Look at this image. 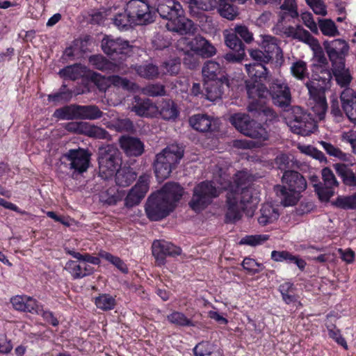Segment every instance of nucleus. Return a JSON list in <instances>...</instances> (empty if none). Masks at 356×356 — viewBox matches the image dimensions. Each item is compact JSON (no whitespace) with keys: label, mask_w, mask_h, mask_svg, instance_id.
I'll return each instance as SVG.
<instances>
[{"label":"nucleus","mask_w":356,"mask_h":356,"mask_svg":"<svg viewBox=\"0 0 356 356\" xmlns=\"http://www.w3.org/2000/svg\"><path fill=\"white\" fill-rule=\"evenodd\" d=\"M95 305L102 310H111L115 305V300L108 294H102L95 298Z\"/></svg>","instance_id":"bf43d9fd"},{"label":"nucleus","mask_w":356,"mask_h":356,"mask_svg":"<svg viewBox=\"0 0 356 356\" xmlns=\"http://www.w3.org/2000/svg\"><path fill=\"white\" fill-rule=\"evenodd\" d=\"M248 52L251 58L257 62L256 63L267 64L271 60L270 56L261 49H250Z\"/></svg>","instance_id":"774afa93"},{"label":"nucleus","mask_w":356,"mask_h":356,"mask_svg":"<svg viewBox=\"0 0 356 356\" xmlns=\"http://www.w3.org/2000/svg\"><path fill=\"white\" fill-rule=\"evenodd\" d=\"M64 268L71 274L74 279H81L93 273V268L89 264L72 260L67 261Z\"/></svg>","instance_id":"7c9ffc66"},{"label":"nucleus","mask_w":356,"mask_h":356,"mask_svg":"<svg viewBox=\"0 0 356 356\" xmlns=\"http://www.w3.org/2000/svg\"><path fill=\"white\" fill-rule=\"evenodd\" d=\"M245 127V129H243L241 134L257 140H236L234 141V146L242 149L260 147L264 145V141L268 140V132L263 125L256 120L250 118Z\"/></svg>","instance_id":"423d86ee"},{"label":"nucleus","mask_w":356,"mask_h":356,"mask_svg":"<svg viewBox=\"0 0 356 356\" xmlns=\"http://www.w3.org/2000/svg\"><path fill=\"white\" fill-rule=\"evenodd\" d=\"M190 12L192 15H197L195 8L203 11H209L216 8L217 5L216 0H188Z\"/></svg>","instance_id":"49530a36"},{"label":"nucleus","mask_w":356,"mask_h":356,"mask_svg":"<svg viewBox=\"0 0 356 356\" xmlns=\"http://www.w3.org/2000/svg\"><path fill=\"white\" fill-rule=\"evenodd\" d=\"M63 159L61 165L79 173L86 171L90 162V155L83 149H70Z\"/></svg>","instance_id":"4468645a"},{"label":"nucleus","mask_w":356,"mask_h":356,"mask_svg":"<svg viewBox=\"0 0 356 356\" xmlns=\"http://www.w3.org/2000/svg\"><path fill=\"white\" fill-rule=\"evenodd\" d=\"M229 88V81L225 75H220L216 80H207L204 83V95L211 102L222 98Z\"/></svg>","instance_id":"a211bd4d"},{"label":"nucleus","mask_w":356,"mask_h":356,"mask_svg":"<svg viewBox=\"0 0 356 356\" xmlns=\"http://www.w3.org/2000/svg\"><path fill=\"white\" fill-rule=\"evenodd\" d=\"M79 119L95 120L101 118L104 113L99 108L94 104L81 106L78 105Z\"/></svg>","instance_id":"58836bf2"},{"label":"nucleus","mask_w":356,"mask_h":356,"mask_svg":"<svg viewBox=\"0 0 356 356\" xmlns=\"http://www.w3.org/2000/svg\"><path fill=\"white\" fill-rule=\"evenodd\" d=\"M182 10L181 6L179 2L175 0H166L165 2L159 3L156 11L163 19L170 22Z\"/></svg>","instance_id":"473e14b6"},{"label":"nucleus","mask_w":356,"mask_h":356,"mask_svg":"<svg viewBox=\"0 0 356 356\" xmlns=\"http://www.w3.org/2000/svg\"><path fill=\"white\" fill-rule=\"evenodd\" d=\"M275 163L277 168L284 172L288 170H293L298 167V161L294 160L293 156L285 154L277 156Z\"/></svg>","instance_id":"c03bdc74"},{"label":"nucleus","mask_w":356,"mask_h":356,"mask_svg":"<svg viewBox=\"0 0 356 356\" xmlns=\"http://www.w3.org/2000/svg\"><path fill=\"white\" fill-rule=\"evenodd\" d=\"M119 144L127 156H140L145 151L143 142L136 137L122 136L119 138Z\"/></svg>","instance_id":"b1692460"},{"label":"nucleus","mask_w":356,"mask_h":356,"mask_svg":"<svg viewBox=\"0 0 356 356\" xmlns=\"http://www.w3.org/2000/svg\"><path fill=\"white\" fill-rule=\"evenodd\" d=\"M226 45L236 54L232 52L227 53L224 55V59L228 63H240L245 56V45L241 39L235 35H227L225 38Z\"/></svg>","instance_id":"5701e85b"},{"label":"nucleus","mask_w":356,"mask_h":356,"mask_svg":"<svg viewBox=\"0 0 356 356\" xmlns=\"http://www.w3.org/2000/svg\"><path fill=\"white\" fill-rule=\"evenodd\" d=\"M175 208L159 193L152 194L147 199L145 212L147 217L154 221L160 220L168 216Z\"/></svg>","instance_id":"ddd939ff"},{"label":"nucleus","mask_w":356,"mask_h":356,"mask_svg":"<svg viewBox=\"0 0 356 356\" xmlns=\"http://www.w3.org/2000/svg\"><path fill=\"white\" fill-rule=\"evenodd\" d=\"M98 161V177L106 181L112 178L118 168L121 165V153L117 147L108 145L99 149Z\"/></svg>","instance_id":"20e7f679"},{"label":"nucleus","mask_w":356,"mask_h":356,"mask_svg":"<svg viewBox=\"0 0 356 356\" xmlns=\"http://www.w3.org/2000/svg\"><path fill=\"white\" fill-rule=\"evenodd\" d=\"M313 60L312 74L306 83L314 81L321 83H331L332 72L329 69L327 59L320 47L314 49Z\"/></svg>","instance_id":"9b49d317"},{"label":"nucleus","mask_w":356,"mask_h":356,"mask_svg":"<svg viewBox=\"0 0 356 356\" xmlns=\"http://www.w3.org/2000/svg\"><path fill=\"white\" fill-rule=\"evenodd\" d=\"M191 126L195 130L206 132L215 129L216 124L211 117L207 114H197L189 119Z\"/></svg>","instance_id":"2f4dec72"},{"label":"nucleus","mask_w":356,"mask_h":356,"mask_svg":"<svg viewBox=\"0 0 356 356\" xmlns=\"http://www.w3.org/2000/svg\"><path fill=\"white\" fill-rule=\"evenodd\" d=\"M332 75L333 74L337 83L341 88H350L348 86L353 80L348 68H346L345 62L332 64Z\"/></svg>","instance_id":"c756f323"},{"label":"nucleus","mask_w":356,"mask_h":356,"mask_svg":"<svg viewBox=\"0 0 356 356\" xmlns=\"http://www.w3.org/2000/svg\"><path fill=\"white\" fill-rule=\"evenodd\" d=\"M183 156L182 147L177 144L170 145L157 154L154 161V172L156 177L162 180L167 179Z\"/></svg>","instance_id":"7ed1b4c3"},{"label":"nucleus","mask_w":356,"mask_h":356,"mask_svg":"<svg viewBox=\"0 0 356 356\" xmlns=\"http://www.w3.org/2000/svg\"><path fill=\"white\" fill-rule=\"evenodd\" d=\"M72 97V92L67 89V86L63 84L59 91L48 95V100L54 103L67 102Z\"/></svg>","instance_id":"864d4df0"},{"label":"nucleus","mask_w":356,"mask_h":356,"mask_svg":"<svg viewBox=\"0 0 356 356\" xmlns=\"http://www.w3.org/2000/svg\"><path fill=\"white\" fill-rule=\"evenodd\" d=\"M131 111L141 117H152L157 113L158 108L150 99L136 96Z\"/></svg>","instance_id":"cd10ccee"},{"label":"nucleus","mask_w":356,"mask_h":356,"mask_svg":"<svg viewBox=\"0 0 356 356\" xmlns=\"http://www.w3.org/2000/svg\"><path fill=\"white\" fill-rule=\"evenodd\" d=\"M318 24L321 32L324 35L335 36L339 34L334 22L331 19H318Z\"/></svg>","instance_id":"69168bd1"},{"label":"nucleus","mask_w":356,"mask_h":356,"mask_svg":"<svg viewBox=\"0 0 356 356\" xmlns=\"http://www.w3.org/2000/svg\"><path fill=\"white\" fill-rule=\"evenodd\" d=\"M321 175L323 182L314 184V187L320 200L327 202L334 195V189L338 187L339 182L329 168H324L321 170Z\"/></svg>","instance_id":"2eb2a0df"},{"label":"nucleus","mask_w":356,"mask_h":356,"mask_svg":"<svg viewBox=\"0 0 356 356\" xmlns=\"http://www.w3.org/2000/svg\"><path fill=\"white\" fill-rule=\"evenodd\" d=\"M157 193L168 202H170L172 206L175 208L176 203L179 201L184 194V189L177 183L168 182Z\"/></svg>","instance_id":"c85d7f7f"},{"label":"nucleus","mask_w":356,"mask_h":356,"mask_svg":"<svg viewBox=\"0 0 356 356\" xmlns=\"http://www.w3.org/2000/svg\"><path fill=\"white\" fill-rule=\"evenodd\" d=\"M286 120L291 131L297 134L308 136L316 128V122L311 115L300 106L292 107Z\"/></svg>","instance_id":"39448f33"},{"label":"nucleus","mask_w":356,"mask_h":356,"mask_svg":"<svg viewBox=\"0 0 356 356\" xmlns=\"http://www.w3.org/2000/svg\"><path fill=\"white\" fill-rule=\"evenodd\" d=\"M250 117L245 113H238L232 115L229 118L230 123L239 131L242 132L243 129H245V125L248 123Z\"/></svg>","instance_id":"4d7b16f0"},{"label":"nucleus","mask_w":356,"mask_h":356,"mask_svg":"<svg viewBox=\"0 0 356 356\" xmlns=\"http://www.w3.org/2000/svg\"><path fill=\"white\" fill-rule=\"evenodd\" d=\"M144 95L150 97L164 96L166 93L165 88L163 84L156 83L148 84L142 89Z\"/></svg>","instance_id":"0e129e2a"},{"label":"nucleus","mask_w":356,"mask_h":356,"mask_svg":"<svg viewBox=\"0 0 356 356\" xmlns=\"http://www.w3.org/2000/svg\"><path fill=\"white\" fill-rule=\"evenodd\" d=\"M167 319L178 326H194L193 323L181 312H174L167 316Z\"/></svg>","instance_id":"e2e57ef3"},{"label":"nucleus","mask_w":356,"mask_h":356,"mask_svg":"<svg viewBox=\"0 0 356 356\" xmlns=\"http://www.w3.org/2000/svg\"><path fill=\"white\" fill-rule=\"evenodd\" d=\"M245 127V129H243L241 134L257 140H236L234 141V146L242 149L260 147L264 145V141L268 140V132L263 125L256 120L250 118Z\"/></svg>","instance_id":"0eeeda50"},{"label":"nucleus","mask_w":356,"mask_h":356,"mask_svg":"<svg viewBox=\"0 0 356 356\" xmlns=\"http://www.w3.org/2000/svg\"><path fill=\"white\" fill-rule=\"evenodd\" d=\"M181 10L172 20L168 22L165 26L170 31L176 32L181 35L193 33L195 31L194 24L192 20L185 17Z\"/></svg>","instance_id":"a878e982"},{"label":"nucleus","mask_w":356,"mask_h":356,"mask_svg":"<svg viewBox=\"0 0 356 356\" xmlns=\"http://www.w3.org/2000/svg\"><path fill=\"white\" fill-rule=\"evenodd\" d=\"M84 134L90 137L99 139H110L111 136L104 129L91 124L88 122L86 123Z\"/></svg>","instance_id":"603ef678"},{"label":"nucleus","mask_w":356,"mask_h":356,"mask_svg":"<svg viewBox=\"0 0 356 356\" xmlns=\"http://www.w3.org/2000/svg\"><path fill=\"white\" fill-rule=\"evenodd\" d=\"M269 95L273 103L280 108H286L291 104V90L284 81L273 80L269 86Z\"/></svg>","instance_id":"f3484780"},{"label":"nucleus","mask_w":356,"mask_h":356,"mask_svg":"<svg viewBox=\"0 0 356 356\" xmlns=\"http://www.w3.org/2000/svg\"><path fill=\"white\" fill-rule=\"evenodd\" d=\"M121 200V197L115 186L110 187L99 193V200L108 205L115 204Z\"/></svg>","instance_id":"de8ad7c7"},{"label":"nucleus","mask_w":356,"mask_h":356,"mask_svg":"<svg viewBox=\"0 0 356 356\" xmlns=\"http://www.w3.org/2000/svg\"><path fill=\"white\" fill-rule=\"evenodd\" d=\"M227 210L225 221L233 223L239 220L242 213L252 217L259 202V198L252 186V178L246 172L235 174L226 195Z\"/></svg>","instance_id":"f257e3e1"},{"label":"nucleus","mask_w":356,"mask_h":356,"mask_svg":"<svg viewBox=\"0 0 356 356\" xmlns=\"http://www.w3.org/2000/svg\"><path fill=\"white\" fill-rule=\"evenodd\" d=\"M126 10L132 19L134 25H145L154 22V12L147 0H131L126 6Z\"/></svg>","instance_id":"f8f14e48"},{"label":"nucleus","mask_w":356,"mask_h":356,"mask_svg":"<svg viewBox=\"0 0 356 356\" xmlns=\"http://www.w3.org/2000/svg\"><path fill=\"white\" fill-rule=\"evenodd\" d=\"M133 68L138 75L147 79H156L159 74L158 67L152 63L136 65Z\"/></svg>","instance_id":"37998d69"},{"label":"nucleus","mask_w":356,"mask_h":356,"mask_svg":"<svg viewBox=\"0 0 356 356\" xmlns=\"http://www.w3.org/2000/svg\"><path fill=\"white\" fill-rule=\"evenodd\" d=\"M192 51L202 58H208L216 54V48L201 35H196L189 42Z\"/></svg>","instance_id":"393cba45"},{"label":"nucleus","mask_w":356,"mask_h":356,"mask_svg":"<svg viewBox=\"0 0 356 356\" xmlns=\"http://www.w3.org/2000/svg\"><path fill=\"white\" fill-rule=\"evenodd\" d=\"M204 80H216L220 75H225L220 64L213 60H208L202 67Z\"/></svg>","instance_id":"4c0bfd02"},{"label":"nucleus","mask_w":356,"mask_h":356,"mask_svg":"<svg viewBox=\"0 0 356 356\" xmlns=\"http://www.w3.org/2000/svg\"><path fill=\"white\" fill-rule=\"evenodd\" d=\"M107 127L113 128L117 131H133L134 126L129 118H118L117 120L111 122Z\"/></svg>","instance_id":"5fc2aeb1"},{"label":"nucleus","mask_w":356,"mask_h":356,"mask_svg":"<svg viewBox=\"0 0 356 356\" xmlns=\"http://www.w3.org/2000/svg\"><path fill=\"white\" fill-rule=\"evenodd\" d=\"M178 111L175 104L172 100H167L162 103L160 115L164 120H174L178 115Z\"/></svg>","instance_id":"8fccbe9b"},{"label":"nucleus","mask_w":356,"mask_h":356,"mask_svg":"<svg viewBox=\"0 0 356 356\" xmlns=\"http://www.w3.org/2000/svg\"><path fill=\"white\" fill-rule=\"evenodd\" d=\"M102 51L108 56H113L120 54H127L131 51V46L127 40L120 38H113L106 35L102 40Z\"/></svg>","instance_id":"412c9836"},{"label":"nucleus","mask_w":356,"mask_h":356,"mask_svg":"<svg viewBox=\"0 0 356 356\" xmlns=\"http://www.w3.org/2000/svg\"><path fill=\"white\" fill-rule=\"evenodd\" d=\"M109 81L115 86L121 87L122 88L134 91L137 88V85L126 78H122L118 75H113L109 76Z\"/></svg>","instance_id":"052dcab7"},{"label":"nucleus","mask_w":356,"mask_h":356,"mask_svg":"<svg viewBox=\"0 0 356 356\" xmlns=\"http://www.w3.org/2000/svg\"><path fill=\"white\" fill-rule=\"evenodd\" d=\"M246 90L248 97L252 100H264L269 95V89L262 83L247 84Z\"/></svg>","instance_id":"a19ab883"},{"label":"nucleus","mask_w":356,"mask_h":356,"mask_svg":"<svg viewBox=\"0 0 356 356\" xmlns=\"http://www.w3.org/2000/svg\"><path fill=\"white\" fill-rule=\"evenodd\" d=\"M340 99L346 115L351 122L356 123V92L351 88L344 89Z\"/></svg>","instance_id":"bb28decb"},{"label":"nucleus","mask_w":356,"mask_h":356,"mask_svg":"<svg viewBox=\"0 0 356 356\" xmlns=\"http://www.w3.org/2000/svg\"><path fill=\"white\" fill-rule=\"evenodd\" d=\"M291 72L293 77L298 80L303 81L308 78L307 65L306 62L299 60L292 63Z\"/></svg>","instance_id":"3c124183"},{"label":"nucleus","mask_w":356,"mask_h":356,"mask_svg":"<svg viewBox=\"0 0 356 356\" xmlns=\"http://www.w3.org/2000/svg\"><path fill=\"white\" fill-rule=\"evenodd\" d=\"M271 258L275 261H282L286 260L289 261L290 263H294L300 270H303L306 265V263L303 259L292 255L287 251L273 250L271 252Z\"/></svg>","instance_id":"79ce46f5"},{"label":"nucleus","mask_w":356,"mask_h":356,"mask_svg":"<svg viewBox=\"0 0 356 356\" xmlns=\"http://www.w3.org/2000/svg\"><path fill=\"white\" fill-rule=\"evenodd\" d=\"M99 256L101 258L106 259V261L111 262L118 269H119L123 273H128V268L124 262L119 257L113 256L109 252L106 251H100L99 252Z\"/></svg>","instance_id":"6e6d98bb"},{"label":"nucleus","mask_w":356,"mask_h":356,"mask_svg":"<svg viewBox=\"0 0 356 356\" xmlns=\"http://www.w3.org/2000/svg\"><path fill=\"white\" fill-rule=\"evenodd\" d=\"M282 182L284 185H275L274 192L284 207L295 205L300 198V193L307 188L305 177L298 171L288 170L283 173Z\"/></svg>","instance_id":"f03ea898"},{"label":"nucleus","mask_w":356,"mask_h":356,"mask_svg":"<svg viewBox=\"0 0 356 356\" xmlns=\"http://www.w3.org/2000/svg\"><path fill=\"white\" fill-rule=\"evenodd\" d=\"M245 67L249 76L259 79V81H266L268 77V70L262 63H250L245 64Z\"/></svg>","instance_id":"ea45409f"},{"label":"nucleus","mask_w":356,"mask_h":356,"mask_svg":"<svg viewBox=\"0 0 356 356\" xmlns=\"http://www.w3.org/2000/svg\"><path fill=\"white\" fill-rule=\"evenodd\" d=\"M280 213L277 209L275 208L271 204L266 203L262 205L260 209L258 222L262 226H266L274 222L278 219Z\"/></svg>","instance_id":"c9c22d12"},{"label":"nucleus","mask_w":356,"mask_h":356,"mask_svg":"<svg viewBox=\"0 0 356 356\" xmlns=\"http://www.w3.org/2000/svg\"><path fill=\"white\" fill-rule=\"evenodd\" d=\"M338 176L343 181V183L348 186H356V172H355L351 168L344 163H335L333 165Z\"/></svg>","instance_id":"f704fd0d"},{"label":"nucleus","mask_w":356,"mask_h":356,"mask_svg":"<svg viewBox=\"0 0 356 356\" xmlns=\"http://www.w3.org/2000/svg\"><path fill=\"white\" fill-rule=\"evenodd\" d=\"M305 86L309 92V104L318 119L321 120L324 118L327 109L325 92L330 87V83L312 81L311 83H305Z\"/></svg>","instance_id":"9d476101"},{"label":"nucleus","mask_w":356,"mask_h":356,"mask_svg":"<svg viewBox=\"0 0 356 356\" xmlns=\"http://www.w3.org/2000/svg\"><path fill=\"white\" fill-rule=\"evenodd\" d=\"M218 10L222 17L229 20L234 19L238 13L236 8L229 0H220Z\"/></svg>","instance_id":"09e8293b"},{"label":"nucleus","mask_w":356,"mask_h":356,"mask_svg":"<svg viewBox=\"0 0 356 356\" xmlns=\"http://www.w3.org/2000/svg\"><path fill=\"white\" fill-rule=\"evenodd\" d=\"M115 181L118 186L127 187L131 185L137 177L136 172L129 166H123L115 172Z\"/></svg>","instance_id":"72a5a7b5"},{"label":"nucleus","mask_w":356,"mask_h":356,"mask_svg":"<svg viewBox=\"0 0 356 356\" xmlns=\"http://www.w3.org/2000/svg\"><path fill=\"white\" fill-rule=\"evenodd\" d=\"M259 44L266 54L270 56L271 60L275 56V63L281 66L284 62V53L280 46V40L270 35H261Z\"/></svg>","instance_id":"6ab92c4d"},{"label":"nucleus","mask_w":356,"mask_h":356,"mask_svg":"<svg viewBox=\"0 0 356 356\" xmlns=\"http://www.w3.org/2000/svg\"><path fill=\"white\" fill-rule=\"evenodd\" d=\"M114 24L120 29H124L134 24L129 13L124 10L123 13H118L113 19Z\"/></svg>","instance_id":"338daca9"},{"label":"nucleus","mask_w":356,"mask_h":356,"mask_svg":"<svg viewBox=\"0 0 356 356\" xmlns=\"http://www.w3.org/2000/svg\"><path fill=\"white\" fill-rule=\"evenodd\" d=\"M150 175L144 173L138 177L136 184L129 190L124 200V205L131 208L140 203L149 189Z\"/></svg>","instance_id":"dca6fc26"},{"label":"nucleus","mask_w":356,"mask_h":356,"mask_svg":"<svg viewBox=\"0 0 356 356\" xmlns=\"http://www.w3.org/2000/svg\"><path fill=\"white\" fill-rule=\"evenodd\" d=\"M90 63L97 70L108 72H115L118 67L102 55H93L89 58Z\"/></svg>","instance_id":"e433bc0d"},{"label":"nucleus","mask_w":356,"mask_h":356,"mask_svg":"<svg viewBox=\"0 0 356 356\" xmlns=\"http://www.w3.org/2000/svg\"><path fill=\"white\" fill-rule=\"evenodd\" d=\"M266 106L264 100L253 99L249 102L247 110L253 118L259 119L261 117Z\"/></svg>","instance_id":"680f3d73"},{"label":"nucleus","mask_w":356,"mask_h":356,"mask_svg":"<svg viewBox=\"0 0 356 356\" xmlns=\"http://www.w3.org/2000/svg\"><path fill=\"white\" fill-rule=\"evenodd\" d=\"M323 46L332 64L345 62V56L349 50V46L345 40L337 39L332 42L325 41Z\"/></svg>","instance_id":"4be33fe9"},{"label":"nucleus","mask_w":356,"mask_h":356,"mask_svg":"<svg viewBox=\"0 0 356 356\" xmlns=\"http://www.w3.org/2000/svg\"><path fill=\"white\" fill-rule=\"evenodd\" d=\"M245 127V129H243L241 134L257 140H236L234 141V146L242 149L260 147L264 145V141L268 140V132L263 125L256 120L250 118Z\"/></svg>","instance_id":"6e6552de"},{"label":"nucleus","mask_w":356,"mask_h":356,"mask_svg":"<svg viewBox=\"0 0 356 356\" xmlns=\"http://www.w3.org/2000/svg\"><path fill=\"white\" fill-rule=\"evenodd\" d=\"M152 254L159 265L165 264V257L180 255L181 250L179 247L164 240H156L152 243Z\"/></svg>","instance_id":"aec40b11"},{"label":"nucleus","mask_w":356,"mask_h":356,"mask_svg":"<svg viewBox=\"0 0 356 356\" xmlns=\"http://www.w3.org/2000/svg\"><path fill=\"white\" fill-rule=\"evenodd\" d=\"M54 116L62 120L79 119L78 104H71L55 111Z\"/></svg>","instance_id":"a18cd8bd"},{"label":"nucleus","mask_w":356,"mask_h":356,"mask_svg":"<svg viewBox=\"0 0 356 356\" xmlns=\"http://www.w3.org/2000/svg\"><path fill=\"white\" fill-rule=\"evenodd\" d=\"M229 35H235L238 39L241 38L247 44L254 40L253 33L245 25H236L234 29V33Z\"/></svg>","instance_id":"13d9d810"},{"label":"nucleus","mask_w":356,"mask_h":356,"mask_svg":"<svg viewBox=\"0 0 356 356\" xmlns=\"http://www.w3.org/2000/svg\"><path fill=\"white\" fill-rule=\"evenodd\" d=\"M219 191L211 181H202L193 188V195L189 205L195 211L205 209L212 200L219 195Z\"/></svg>","instance_id":"1a4fd4ad"}]
</instances>
